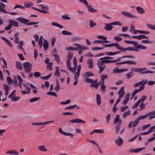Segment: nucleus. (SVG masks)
<instances>
[{
    "instance_id": "nucleus-1",
    "label": "nucleus",
    "mask_w": 155,
    "mask_h": 155,
    "mask_svg": "<svg viewBox=\"0 0 155 155\" xmlns=\"http://www.w3.org/2000/svg\"><path fill=\"white\" fill-rule=\"evenodd\" d=\"M106 59H100L97 61V65L98 68L100 69L99 71L100 74L105 68V66L104 63H110L112 62H114L118 61L120 60L119 59L114 60H105Z\"/></svg>"
},
{
    "instance_id": "nucleus-2",
    "label": "nucleus",
    "mask_w": 155,
    "mask_h": 155,
    "mask_svg": "<svg viewBox=\"0 0 155 155\" xmlns=\"http://www.w3.org/2000/svg\"><path fill=\"white\" fill-rule=\"evenodd\" d=\"M74 45L76 46L75 48H73L72 47H69L66 48V50L68 51H77L79 49H82L83 50H88V48L86 46L80 44H78L76 43L74 44Z\"/></svg>"
},
{
    "instance_id": "nucleus-3",
    "label": "nucleus",
    "mask_w": 155,
    "mask_h": 155,
    "mask_svg": "<svg viewBox=\"0 0 155 155\" xmlns=\"http://www.w3.org/2000/svg\"><path fill=\"white\" fill-rule=\"evenodd\" d=\"M16 20L21 23L25 24L27 25H33L38 24V22H31L28 23L29 21L28 20L21 17H18L17 18Z\"/></svg>"
},
{
    "instance_id": "nucleus-4",
    "label": "nucleus",
    "mask_w": 155,
    "mask_h": 155,
    "mask_svg": "<svg viewBox=\"0 0 155 155\" xmlns=\"http://www.w3.org/2000/svg\"><path fill=\"white\" fill-rule=\"evenodd\" d=\"M23 66L26 73H29L31 71L32 64L29 62H25L23 64Z\"/></svg>"
},
{
    "instance_id": "nucleus-5",
    "label": "nucleus",
    "mask_w": 155,
    "mask_h": 155,
    "mask_svg": "<svg viewBox=\"0 0 155 155\" xmlns=\"http://www.w3.org/2000/svg\"><path fill=\"white\" fill-rule=\"evenodd\" d=\"M121 13L122 15L126 16L129 18L137 19V18L136 16L132 15L131 13H129L126 11H122L121 12Z\"/></svg>"
},
{
    "instance_id": "nucleus-6",
    "label": "nucleus",
    "mask_w": 155,
    "mask_h": 155,
    "mask_svg": "<svg viewBox=\"0 0 155 155\" xmlns=\"http://www.w3.org/2000/svg\"><path fill=\"white\" fill-rule=\"evenodd\" d=\"M123 142V139L120 137H118L115 140V143L119 147H120L122 145Z\"/></svg>"
},
{
    "instance_id": "nucleus-7",
    "label": "nucleus",
    "mask_w": 155,
    "mask_h": 155,
    "mask_svg": "<svg viewBox=\"0 0 155 155\" xmlns=\"http://www.w3.org/2000/svg\"><path fill=\"white\" fill-rule=\"evenodd\" d=\"M105 55V54L104 53H99L95 55V56H94L91 53L89 52L87 53L86 55V56L84 57H100L101 56H103Z\"/></svg>"
},
{
    "instance_id": "nucleus-8",
    "label": "nucleus",
    "mask_w": 155,
    "mask_h": 155,
    "mask_svg": "<svg viewBox=\"0 0 155 155\" xmlns=\"http://www.w3.org/2000/svg\"><path fill=\"white\" fill-rule=\"evenodd\" d=\"M139 122L140 121L139 120V119L137 118L134 121V123L133 122H130L129 124L128 127L130 128L131 127H135L138 125Z\"/></svg>"
},
{
    "instance_id": "nucleus-9",
    "label": "nucleus",
    "mask_w": 155,
    "mask_h": 155,
    "mask_svg": "<svg viewBox=\"0 0 155 155\" xmlns=\"http://www.w3.org/2000/svg\"><path fill=\"white\" fill-rule=\"evenodd\" d=\"M69 122L74 123H82L84 124L85 123V121L79 118L76 119L72 120H70L69 121Z\"/></svg>"
},
{
    "instance_id": "nucleus-10",
    "label": "nucleus",
    "mask_w": 155,
    "mask_h": 155,
    "mask_svg": "<svg viewBox=\"0 0 155 155\" xmlns=\"http://www.w3.org/2000/svg\"><path fill=\"white\" fill-rule=\"evenodd\" d=\"M104 25L105 26L104 27V29L106 31H110L113 28L111 23L108 24L105 23Z\"/></svg>"
},
{
    "instance_id": "nucleus-11",
    "label": "nucleus",
    "mask_w": 155,
    "mask_h": 155,
    "mask_svg": "<svg viewBox=\"0 0 155 155\" xmlns=\"http://www.w3.org/2000/svg\"><path fill=\"white\" fill-rule=\"evenodd\" d=\"M94 74L92 71H87L84 72L83 74V77L85 78L86 77H89L92 76H94Z\"/></svg>"
},
{
    "instance_id": "nucleus-12",
    "label": "nucleus",
    "mask_w": 155,
    "mask_h": 155,
    "mask_svg": "<svg viewBox=\"0 0 155 155\" xmlns=\"http://www.w3.org/2000/svg\"><path fill=\"white\" fill-rule=\"evenodd\" d=\"M8 23L12 27V26L14 27H18V23L17 21H14L12 19H9L8 20Z\"/></svg>"
},
{
    "instance_id": "nucleus-13",
    "label": "nucleus",
    "mask_w": 155,
    "mask_h": 155,
    "mask_svg": "<svg viewBox=\"0 0 155 155\" xmlns=\"http://www.w3.org/2000/svg\"><path fill=\"white\" fill-rule=\"evenodd\" d=\"M146 69H147V68H133L131 69V71L135 72L140 73L143 71L145 70Z\"/></svg>"
},
{
    "instance_id": "nucleus-14",
    "label": "nucleus",
    "mask_w": 155,
    "mask_h": 155,
    "mask_svg": "<svg viewBox=\"0 0 155 155\" xmlns=\"http://www.w3.org/2000/svg\"><path fill=\"white\" fill-rule=\"evenodd\" d=\"M5 6V5L2 2H0V12L3 13H8L4 8Z\"/></svg>"
},
{
    "instance_id": "nucleus-15",
    "label": "nucleus",
    "mask_w": 155,
    "mask_h": 155,
    "mask_svg": "<svg viewBox=\"0 0 155 155\" xmlns=\"http://www.w3.org/2000/svg\"><path fill=\"white\" fill-rule=\"evenodd\" d=\"M136 64V63L132 61H123L122 62H118L116 63L117 64Z\"/></svg>"
},
{
    "instance_id": "nucleus-16",
    "label": "nucleus",
    "mask_w": 155,
    "mask_h": 155,
    "mask_svg": "<svg viewBox=\"0 0 155 155\" xmlns=\"http://www.w3.org/2000/svg\"><path fill=\"white\" fill-rule=\"evenodd\" d=\"M86 6L87 7L88 10L89 12L94 13H96L97 12V10L94 8L91 5H87Z\"/></svg>"
},
{
    "instance_id": "nucleus-17",
    "label": "nucleus",
    "mask_w": 155,
    "mask_h": 155,
    "mask_svg": "<svg viewBox=\"0 0 155 155\" xmlns=\"http://www.w3.org/2000/svg\"><path fill=\"white\" fill-rule=\"evenodd\" d=\"M124 90V87H122L120 89V90L118 92V94L119 95V97H122L125 94V92Z\"/></svg>"
},
{
    "instance_id": "nucleus-18",
    "label": "nucleus",
    "mask_w": 155,
    "mask_h": 155,
    "mask_svg": "<svg viewBox=\"0 0 155 155\" xmlns=\"http://www.w3.org/2000/svg\"><path fill=\"white\" fill-rule=\"evenodd\" d=\"M130 95V94L129 93L127 94L125 96V99L122 103L123 104L125 105L127 104L129 100Z\"/></svg>"
},
{
    "instance_id": "nucleus-19",
    "label": "nucleus",
    "mask_w": 155,
    "mask_h": 155,
    "mask_svg": "<svg viewBox=\"0 0 155 155\" xmlns=\"http://www.w3.org/2000/svg\"><path fill=\"white\" fill-rule=\"evenodd\" d=\"M5 153L11 155H18L19 154L18 152L15 150L8 151L5 152Z\"/></svg>"
},
{
    "instance_id": "nucleus-20",
    "label": "nucleus",
    "mask_w": 155,
    "mask_h": 155,
    "mask_svg": "<svg viewBox=\"0 0 155 155\" xmlns=\"http://www.w3.org/2000/svg\"><path fill=\"white\" fill-rule=\"evenodd\" d=\"M113 44H114V46H115V47L119 50L122 51L123 52H125V49H124V48H123L118 43H116Z\"/></svg>"
},
{
    "instance_id": "nucleus-21",
    "label": "nucleus",
    "mask_w": 155,
    "mask_h": 155,
    "mask_svg": "<svg viewBox=\"0 0 155 155\" xmlns=\"http://www.w3.org/2000/svg\"><path fill=\"white\" fill-rule=\"evenodd\" d=\"M147 116L149 117L150 119H152L155 117V110L150 112L149 113H147Z\"/></svg>"
},
{
    "instance_id": "nucleus-22",
    "label": "nucleus",
    "mask_w": 155,
    "mask_h": 155,
    "mask_svg": "<svg viewBox=\"0 0 155 155\" xmlns=\"http://www.w3.org/2000/svg\"><path fill=\"white\" fill-rule=\"evenodd\" d=\"M135 47L137 49H140L145 50L147 49V47L141 45H139L137 42H136V44H135Z\"/></svg>"
},
{
    "instance_id": "nucleus-23",
    "label": "nucleus",
    "mask_w": 155,
    "mask_h": 155,
    "mask_svg": "<svg viewBox=\"0 0 155 155\" xmlns=\"http://www.w3.org/2000/svg\"><path fill=\"white\" fill-rule=\"evenodd\" d=\"M44 41L43 49L45 51H46L48 48V41L45 39H44Z\"/></svg>"
},
{
    "instance_id": "nucleus-24",
    "label": "nucleus",
    "mask_w": 155,
    "mask_h": 155,
    "mask_svg": "<svg viewBox=\"0 0 155 155\" xmlns=\"http://www.w3.org/2000/svg\"><path fill=\"white\" fill-rule=\"evenodd\" d=\"M87 63L88 65L89 68H92L93 67V60L90 59L88 60L87 61Z\"/></svg>"
},
{
    "instance_id": "nucleus-25",
    "label": "nucleus",
    "mask_w": 155,
    "mask_h": 155,
    "mask_svg": "<svg viewBox=\"0 0 155 155\" xmlns=\"http://www.w3.org/2000/svg\"><path fill=\"white\" fill-rule=\"evenodd\" d=\"M145 148L144 147H143V148H140L136 149H131V150H130L129 151V152H132V153H138V152H140L141 150L144 149Z\"/></svg>"
},
{
    "instance_id": "nucleus-26",
    "label": "nucleus",
    "mask_w": 155,
    "mask_h": 155,
    "mask_svg": "<svg viewBox=\"0 0 155 155\" xmlns=\"http://www.w3.org/2000/svg\"><path fill=\"white\" fill-rule=\"evenodd\" d=\"M143 89V86H140L138 89H136L132 92V94L135 95L138 92H140Z\"/></svg>"
},
{
    "instance_id": "nucleus-27",
    "label": "nucleus",
    "mask_w": 155,
    "mask_h": 155,
    "mask_svg": "<svg viewBox=\"0 0 155 155\" xmlns=\"http://www.w3.org/2000/svg\"><path fill=\"white\" fill-rule=\"evenodd\" d=\"M26 88L28 90L27 91H24V90H21V94L23 95H25L26 94H29L30 92V88L28 87V86H26Z\"/></svg>"
},
{
    "instance_id": "nucleus-28",
    "label": "nucleus",
    "mask_w": 155,
    "mask_h": 155,
    "mask_svg": "<svg viewBox=\"0 0 155 155\" xmlns=\"http://www.w3.org/2000/svg\"><path fill=\"white\" fill-rule=\"evenodd\" d=\"M120 116L119 115H117L116 116L115 119L114 120V124H116L117 122L120 123V122L121 123V120L119 118Z\"/></svg>"
},
{
    "instance_id": "nucleus-29",
    "label": "nucleus",
    "mask_w": 155,
    "mask_h": 155,
    "mask_svg": "<svg viewBox=\"0 0 155 155\" xmlns=\"http://www.w3.org/2000/svg\"><path fill=\"white\" fill-rule=\"evenodd\" d=\"M16 68L20 70H21L22 69V64L19 61H16Z\"/></svg>"
},
{
    "instance_id": "nucleus-30",
    "label": "nucleus",
    "mask_w": 155,
    "mask_h": 155,
    "mask_svg": "<svg viewBox=\"0 0 155 155\" xmlns=\"http://www.w3.org/2000/svg\"><path fill=\"white\" fill-rule=\"evenodd\" d=\"M136 9L137 12L140 14H142L145 12V10L140 7H137Z\"/></svg>"
},
{
    "instance_id": "nucleus-31",
    "label": "nucleus",
    "mask_w": 155,
    "mask_h": 155,
    "mask_svg": "<svg viewBox=\"0 0 155 155\" xmlns=\"http://www.w3.org/2000/svg\"><path fill=\"white\" fill-rule=\"evenodd\" d=\"M96 99L97 104L99 105L101 104V97L99 94H97Z\"/></svg>"
},
{
    "instance_id": "nucleus-32",
    "label": "nucleus",
    "mask_w": 155,
    "mask_h": 155,
    "mask_svg": "<svg viewBox=\"0 0 155 155\" xmlns=\"http://www.w3.org/2000/svg\"><path fill=\"white\" fill-rule=\"evenodd\" d=\"M51 25L57 27L59 28H62L63 26L56 22H53L51 23Z\"/></svg>"
},
{
    "instance_id": "nucleus-33",
    "label": "nucleus",
    "mask_w": 155,
    "mask_h": 155,
    "mask_svg": "<svg viewBox=\"0 0 155 155\" xmlns=\"http://www.w3.org/2000/svg\"><path fill=\"white\" fill-rule=\"evenodd\" d=\"M124 49H125V52L126 51H137V50L135 48H134L132 47H130L124 48Z\"/></svg>"
},
{
    "instance_id": "nucleus-34",
    "label": "nucleus",
    "mask_w": 155,
    "mask_h": 155,
    "mask_svg": "<svg viewBox=\"0 0 155 155\" xmlns=\"http://www.w3.org/2000/svg\"><path fill=\"white\" fill-rule=\"evenodd\" d=\"M38 149L42 151L46 152L47 151V149L45 148L44 145L40 146L38 147Z\"/></svg>"
},
{
    "instance_id": "nucleus-35",
    "label": "nucleus",
    "mask_w": 155,
    "mask_h": 155,
    "mask_svg": "<svg viewBox=\"0 0 155 155\" xmlns=\"http://www.w3.org/2000/svg\"><path fill=\"white\" fill-rule=\"evenodd\" d=\"M147 27L149 29L155 31V25H152L149 24H147L146 25Z\"/></svg>"
},
{
    "instance_id": "nucleus-36",
    "label": "nucleus",
    "mask_w": 155,
    "mask_h": 155,
    "mask_svg": "<svg viewBox=\"0 0 155 155\" xmlns=\"http://www.w3.org/2000/svg\"><path fill=\"white\" fill-rule=\"evenodd\" d=\"M18 33H16L14 35V38H15L14 40V41L15 43H18L19 40L18 37Z\"/></svg>"
},
{
    "instance_id": "nucleus-37",
    "label": "nucleus",
    "mask_w": 155,
    "mask_h": 155,
    "mask_svg": "<svg viewBox=\"0 0 155 155\" xmlns=\"http://www.w3.org/2000/svg\"><path fill=\"white\" fill-rule=\"evenodd\" d=\"M124 42L128 44H133V46L135 47V44H136L137 42L132 41H127L125 40Z\"/></svg>"
},
{
    "instance_id": "nucleus-38",
    "label": "nucleus",
    "mask_w": 155,
    "mask_h": 155,
    "mask_svg": "<svg viewBox=\"0 0 155 155\" xmlns=\"http://www.w3.org/2000/svg\"><path fill=\"white\" fill-rule=\"evenodd\" d=\"M56 71L54 73V75L56 76H59L60 75V73L59 72V68L58 67H55Z\"/></svg>"
},
{
    "instance_id": "nucleus-39",
    "label": "nucleus",
    "mask_w": 155,
    "mask_h": 155,
    "mask_svg": "<svg viewBox=\"0 0 155 155\" xmlns=\"http://www.w3.org/2000/svg\"><path fill=\"white\" fill-rule=\"evenodd\" d=\"M130 114V111L128 110L127 111L125 112L123 115V117L124 118H125Z\"/></svg>"
},
{
    "instance_id": "nucleus-40",
    "label": "nucleus",
    "mask_w": 155,
    "mask_h": 155,
    "mask_svg": "<svg viewBox=\"0 0 155 155\" xmlns=\"http://www.w3.org/2000/svg\"><path fill=\"white\" fill-rule=\"evenodd\" d=\"M61 17L63 20H70L71 19L68 15L67 14L62 15Z\"/></svg>"
},
{
    "instance_id": "nucleus-41",
    "label": "nucleus",
    "mask_w": 155,
    "mask_h": 155,
    "mask_svg": "<svg viewBox=\"0 0 155 155\" xmlns=\"http://www.w3.org/2000/svg\"><path fill=\"white\" fill-rule=\"evenodd\" d=\"M112 25H119L120 26H122V24L119 21H115L114 22H113L111 23Z\"/></svg>"
},
{
    "instance_id": "nucleus-42",
    "label": "nucleus",
    "mask_w": 155,
    "mask_h": 155,
    "mask_svg": "<svg viewBox=\"0 0 155 155\" xmlns=\"http://www.w3.org/2000/svg\"><path fill=\"white\" fill-rule=\"evenodd\" d=\"M24 5L25 7L28 8L32 6L33 5V3L32 2H30L29 3H24Z\"/></svg>"
},
{
    "instance_id": "nucleus-43",
    "label": "nucleus",
    "mask_w": 155,
    "mask_h": 155,
    "mask_svg": "<svg viewBox=\"0 0 155 155\" xmlns=\"http://www.w3.org/2000/svg\"><path fill=\"white\" fill-rule=\"evenodd\" d=\"M90 27L91 28H93L94 26H96L97 24L91 20H90L89 21Z\"/></svg>"
},
{
    "instance_id": "nucleus-44",
    "label": "nucleus",
    "mask_w": 155,
    "mask_h": 155,
    "mask_svg": "<svg viewBox=\"0 0 155 155\" xmlns=\"http://www.w3.org/2000/svg\"><path fill=\"white\" fill-rule=\"evenodd\" d=\"M121 126V124L120 122V123H119L117 125L116 127V133H118L119 132L120 128Z\"/></svg>"
},
{
    "instance_id": "nucleus-45",
    "label": "nucleus",
    "mask_w": 155,
    "mask_h": 155,
    "mask_svg": "<svg viewBox=\"0 0 155 155\" xmlns=\"http://www.w3.org/2000/svg\"><path fill=\"white\" fill-rule=\"evenodd\" d=\"M98 86V85L97 84V83H96L94 82V81H92L91 82V84L90 85V87H94L95 88H96Z\"/></svg>"
},
{
    "instance_id": "nucleus-46",
    "label": "nucleus",
    "mask_w": 155,
    "mask_h": 155,
    "mask_svg": "<svg viewBox=\"0 0 155 155\" xmlns=\"http://www.w3.org/2000/svg\"><path fill=\"white\" fill-rule=\"evenodd\" d=\"M86 140L95 145L97 147H99V145L94 140L88 139H87Z\"/></svg>"
},
{
    "instance_id": "nucleus-47",
    "label": "nucleus",
    "mask_w": 155,
    "mask_h": 155,
    "mask_svg": "<svg viewBox=\"0 0 155 155\" xmlns=\"http://www.w3.org/2000/svg\"><path fill=\"white\" fill-rule=\"evenodd\" d=\"M19 44L18 45V48L21 50H23V48L22 47V46L23 44L22 41L18 42Z\"/></svg>"
},
{
    "instance_id": "nucleus-48",
    "label": "nucleus",
    "mask_w": 155,
    "mask_h": 155,
    "mask_svg": "<svg viewBox=\"0 0 155 155\" xmlns=\"http://www.w3.org/2000/svg\"><path fill=\"white\" fill-rule=\"evenodd\" d=\"M139 82L140 85H141V86H143L144 89V85L147 83V81H141Z\"/></svg>"
},
{
    "instance_id": "nucleus-49",
    "label": "nucleus",
    "mask_w": 155,
    "mask_h": 155,
    "mask_svg": "<svg viewBox=\"0 0 155 155\" xmlns=\"http://www.w3.org/2000/svg\"><path fill=\"white\" fill-rule=\"evenodd\" d=\"M146 104H144L143 102H142L141 104L140 105V110H141L145 108Z\"/></svg>"
},
{
    "instance_id": "nucleus-50",
    "label": "nucleus",
    "mask_w": 155,
    "mask_h": 155,
    "mask_svg": "<svg viewBox=\"0 0 155 155\" xmlns=\"http://www.w3.org/2000/svg\"><path fill=\"white\" fill-rule=\"evenodd\" d=\"M40 99V97H34L30 99L29 100L30 102H33L37 101Z\"/></svg>"
},
{
    "instance_id": "nucleus-51",
    "label": "nucleus",
    "mask_w": 155,
    "mask_h": 155,
    "mask_svg": "<svg viewBox=\"0 0 155 155\" xmlns=\"http://www.w3.org/2000/svg\"><path fill=\"white\" fill-rule=\"evenodd\" d=\"M120 53V52H106V54L107 55H113L117 54L118 53Z\"/></svg>"
},
{
    "instance_id": "nucleus-52",
    "label": "nucleus",
    "mask_w": 155,
    "mask_h": 155,
    "mask_svg": "<svg viewBox=\"0 0 155 155\" xmlns=\"http://www.w3.org/2000/svg\"><path fill=\"white\" fill-rule=\"evenodd\" d=\"M47 94L48 95L54 96V97H57V94L54 92H48L47 93Z\"/></svg>"
},
{
    "instance_id": "nucleus-53",
    "label": "nucleus",
    "mask_w": 155,
    "mask_h": 155,
    "mask_svg": "<svg viewBox=\"0 0 155 155\" xmlns=\"http://www.w3.org/2000/svg\"><path fill=\"white\" fill-rule=\"evenodd\" d=\"M51 76V74H50L46 76H41L40 77V78L43 80H47Z\"/></svg>"
},
{
    "instance_id": "nucleus-54",
    "label": "nucleus",
    "mask_w": 155,
    "mask_h": 155,
    "mask_svg": "<svg viewBox=\"0 0 155 155\" xmlns=\"http://www.w3.org/2000/svg\"><path fill=\"white\" fill-rule=\"evenodd\" d=\"M119 36H123L125 38L127 37L131 38V37L127 34H120L118 35Z\"/></svg>"
},
{
    "instance_id": "nucleus-55",
    "label": "nucleus",
    "mask_w": 155,
    "mask_h": 155,
    "mask_svg": "<svg viewBox=\"0 0 155 155\" xmlns=\"http://www.w3.org/2000/svg\"><path fill=\"white\" fill-rule=\"evenodd\" d=\"M16 8H19L24 9L25 8V7L24 6H22L20 5H16L13 8V9H15Z\"/></svg>"
},
{
    "instance_id": "nucleus-56",
    "label": "nucleus",
    "mask_w": 155,
    "mask_h": 155,
    "mask_svg": "<svg viewBox=\"0 0 155 155\" xmlns=\"http://www.w3.org/2000/svg\"><path fill=\"white\" fill-rule=\"evenodd\" d=\"M20 98V97H11L12 101H18Z\"/></svg>"
},
{
    "instance_id": "nucleus-57",
    "label": "nucleus",
    "mask_w": 155,
    "mask_h": 155,
    "mask_svg": "<svg viewBox=\"0 0 155 155\" xmlns=\"http://www.w3.org/2000/svg\"><path fill=\"white\" fill-rule=\"evenodd\" d=\"M154 73V72L153 71H150L149 70H147L145 71H141V74H148V73H151V74H153Z\"/></svg>"
},
{
    "instance_id": "nucleus-58",
    "label": "nucleus",
    "mask_w": 155,
    "mask_h": 155,
    "mask_svg": "<svg viewBox=\"0 0 155 155\" xmlns=\"http://www.w3.org/2000/svg\"><path fill=\"white\" fill-rule=\"evenodd\" d=\"M80 74L79 72H77L75 73L74 77V80H77V79L78 80V78Z\"/></svg>"
},
{
    "instance_id": "nucleus-59",
    "label": "nucleus",
    "mask_w": 155,
    "mask_h": 155,
    "mask_svg": "<svg viewBox=\"0 0 155 155\" xmlns=\"http://www.w3.org/2000/svg\"><path fill=\"white\" fill-rule=\"evenodd\" d=\"M62 33L63 35H71L72 34V33L71 32L65 30L63 31L62 32Z\"/></svg>"
},
{
    "instance_id": "nucleus-60",
    "label": "nucleus",
    "mask_w": 155,
    "mask_h": 155,
    "mask_svg": "<svg viewBox=\"0 0 155 155\" xmlns=\"http://www.w3.org/2000/svg\"><path fill=\"white\" fill-rule=\"evenodd\" d=\"M77 105H74L72 106H70L67 107H66L65 108V110L68 109V110H71L73 109H74L75 107L77 106Z\"/></svg>"
},
{
    "instance_id": "nucleus-61",
    "label": "nucleus",
    "mask_w": 155,
    "mask_h": 155,
    "mask_svg": "<svg viewBox=\"0 0 155 155\" xmlns=\"http://www.w3.org/2000/svg\"><path fill=\"white\" fill-rule=\"evenodd\" d=\"M16 91L15 90H14L8 96V97L10 98H11L12 97H14V96H15V92Z\"/></svg>"
},
{
    "instance_id": "nucleus-62",
    "label": "nucleus",
    "mask_w": 155,
    "mask_h": 155,
    "mask_svg": "<svg viewBox=\"0 0 155 155\" xmlns=\"http://www.w3.org/2000/svg\"><path fill=\"white\" fill-rule=\"evenodd\" d=\"M147 117V114L146 115L140 116L137 119H139V120L140 121V120L144 119Z\"/></svg>"
},
{
    "instance_id": "nucleus-63",
    "label": "nucleus",
    "mask_w": 155,
    "mask_h": 155,
    "mask_svg": "<svg viewBox=\"0 0 155 155\" xmlns=\"http://www.w3.org/2000/svg\"><path fill=\"white\" fill-rule=\"evenodd\" d=\"M47 64V68L48 69H51L53 64L52 63V62H50Z\"/></svg>"
},
{
    "instance_id": "nucleus-64",
    "label": "nucleus",
    "mask_w": 155,
    "mask_h": 155,
    "mask_svg": "<svg viewBox=\"0 0 155 155\" xmlns=\"http://www.w3.org/2000/svg\"><path fill=\"white\" fill-rule=\"evenodd\" d=\"M3 87L5 91H8L9 88L10 87L7 85L6 84H4L3 85Z\"/></svg>"
}]
</instances>
